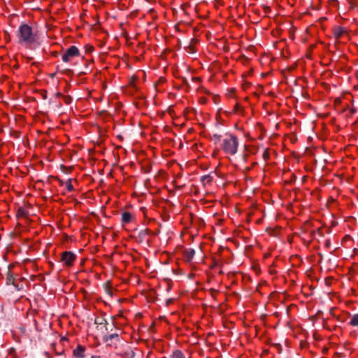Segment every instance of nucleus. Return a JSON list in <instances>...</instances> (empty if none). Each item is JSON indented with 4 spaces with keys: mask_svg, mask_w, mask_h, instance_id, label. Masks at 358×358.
Masks as SVG:
<instances>
[{
    "mask_svg": "<svg viewBox=\"0 0 358 358\" xmlns=\"http://www.w3.org/2000/svg\"><path fill=\"white\" fill-rule=\"evenodd\" d=\"M16 36L18 44L27 49H34L41 43L39 31L26 23L20 25Z\"/></svg>",
    "mask_w": 358,
    "mask_h": 358,
    "instance_id": "obj_1",
    "label": "nucleus"
},
{
    "mask_svg": "<svg viewBox=\"0 0 358 358\" xmlns=\"http://www.w3.org/2000/svg\"><path fill=\"white\" fill-rule=\"evenodd\" d=\"M239 142L237 136L226 134L221 140L220 147L226 155H234L238 150Z\"/></svg>",
    "mask_w": 358,
    "mask_h": 358,
    "instance_id": "obj_2",
    "label": "nucleus"
},
{
    "mask_svg": "<svg viewBox=\"0 0 358 358\" xmlns=\"http://www.w3.org/2000/svg\"><path fill=\"white\" fill-rule=\"evenodd\" d=\"M80 55L79 49L75 46H70L62 55V59L65 63H69L72 61L74 57H78Z\"/></svg>",
    "mask_w": 358,
    "mask_h": 358,
    "instance_id": "obj_3",
    "label": "nucleus"
},
{
    "mask_svg": "<svg viewBox=\"0 0 358 358\" xmlns=\"http://www.w3.org/2000/svg\"><path fill=\"white\" fill-rule=\"evenodd\" d=\"M76 255L71 251H65L61 254L60 262L66 267L73 266L76 260Z\"/></svg>",
    "mask_w": 358,
    "mask_h": 358,
    "instance_id": "obj_4",
    "label": "nucleus"
},
{
    "mask_svg": "<svg viewBox=\"0 0 358 358\" xmlns=\"http://www.w3.org/2000/svg\"><path fill=\"white\" fill-rule=\"evenodd\" d=\"M135 219V215L130 212H122L121 217V222L122 224H127L132 222Z\"/></svg>",
    "mask_w": 358,
    "mask_h": 358,
    "instance_id": "obj_5",
    "label": "nucleus"
},
{
    "mask_svg": "<svg viewBox=\"0 0 358 358\" xmlns=\"http://www.w3.org/2000/svg\"><path fill=\"white\" fill-rule=\"evenodd\" d=\"M346 33L347 30L341 26H336L333 28V34L336 39L341 38Z\"/></svg>",
    "mask_w": 358,
    "mask_h": 358,
    "instance_id": "obj_6",
    "label": "nucleus"
},
{
    "mask_svg": "<svg viewBox=\"0 0 358 358\" xmlns=\"http://www.w3.org/2000/svg\"><path fill=\"white\" fill-rule=\"evenodd\" d=\"M85 348L78 345L73 351V355L76 358H83L85 357Z\"/></svg>",
    "mask_w": 358,
    "mask_h": 358,
    "instance_id": "obj_7",
    "label": "nucleus"
},
{
    "mask_svg": "<svg viewBox=\"0 0 358 358\" xmlns=\"http://www.w3.org/2000/svg\"><path fill=\"white\" fill-rule=\"evenodd\" d=\"M195 251L192 248L186 249L184 252V257L187 261L190 262L194 257Z\"/></svg>",
    "mask_w": 358,
    "mask_h": 358,
    "instance_id": "obj_8",
    "label": "nucleus"
},
{
    "mask_svg": "<svg viewBox=\"0 0 358 358\" xmlns=\"http://www.w3.org/2000/svg\"><path fill=\"white\" fill-rule=\"evenodd\" d=\"M113 340H115L117 341H119V335L117 334H112L109 335L108 336L106 337L105 341L109 343V345H112Z\"/></svg>",
    "mask_w": 358,
    "mask_h": 358,
    "instance_id": "obj_9",
    "label": "nucleus"
},
{
    "mask_svg": "<svg viewBox=\"0 0 358 358\" xmlns=\"http://www.w3.org/2000/svg\"><path fill=\"white\" fill-rule=\"evenodd\" d=\"M349 325L352 327H358V314H355L351 317Z\"/></svg>",
    "mask_w": 358,
    "mask_h": 358,
    "instance_id": "obj_10",
    "label": "nucleus"
},
{
    "mask_svg": "<svg viewBox=\"0 0 358 358\" xmlns=\"http://www.w3.org/2000/svg\"><path fill=\"white\" fill-rule=\"evenodd\" d=\"M171 358H185V356L182 351L176 350L173 352Z\"/></svg>",
    "mask_w": 358,
    "mask_h": 358,
    "instance_id": "obj_11",
    "label": "nucleus"
},
{
    "mask_svg": "<svg viewBox=\"0 0 358 358\" xmlns=\"http://www.w3.org/2000/svg\"><path fill=\"white\" fill-rule=\"evenodd\" d=\"M65 186L68 192H71L73 190L71 179H69L65 182Z\"/></svg>",
    "mask_w": 358,
    "mask_h": 358,
    "instance_id": "obj_12",
    "label": "nucleus"
},
{
    "mask_svg": "<svg viewBox=\"0 0 358 358\" xmlns=\"http://www.w3.org/2000/svg\"><path fill=\"white\" fill-rule=\"evenodd\" d=\"M347 1L350 5V8L352 9L355 8L358 3V0H347Z\"/></svg>",
    "mask_w": 358,
    "mask_h": 358,
    "instance_id": "obj_13",
    "label": "nucleus"
},
{
    "mask_svg": "<svg viewBox=\"0 0 358 358\" xmlns=\"http://www.w3.org/2000/svg\"><path fill=\"white\" fill-rule=\"evenodd\" d=\"M263 158L265 159V160H267L268 158H269V152H268V150H265L264 153H263Z\"/></svg>",
    "mask_w": 358,
    "mask_h": 358,
    "instance_id": "obj_14",
    "label": "nucleus"
},
{
    "mask_svg": "<svg viewBox=\"0 0 358 358\" xmlns=\"http://www.w3.org/2000/svg\"><path fill=\"white\" fill-rule=\"evenodd\" d=\"M86 51L87 52H90V51H92L93 50V47L91 46V45H86Z\"/></svg>",
    "mask_w": 358,
    "mask_h": 358,
    "instance_id": "obj_15",
    "label": "nucleus"
},
{
    "mask_svg": "<svg viewBox=\"0 0 358 358\" xmlns=\"http://www.w3.org/2000/svg\"><path fill=\"white\" fill-rule=\"evenodd\" d=\"M239 105L238 104H236V107H235V110H238V108H239Z\"/></svg>",
    "mask_w": 358,
    "mask_h": 358,
    "instance_id": "obj_16",
    "label": "nucleus"
},
{
    "mask_svg": "<svg viewBox=\"0 0 358 358\" xmlns=\"http://www.w3.org/2000/svg\"><path fill=\"white\" fill-rule=\"evenodd\" d=\"M98 358H99V357H98Z\"/></svg>",
    "mask_w": 358,
    "mask_h": 358,
    "instance_id": "obj_17",
    "label": "nucleus"
}]
</instances>
